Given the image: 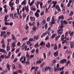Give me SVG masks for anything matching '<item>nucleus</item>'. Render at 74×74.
Returning <instances> with one entry per match:
<instances>
[{
  "mask_svg": "<svg viewBox=\"0 0 74 74\" xmlns=\"http://www.w3.org/2000/svg\"><path fill=\"white\" fill-rule=\"evenodd\" d=\"M63 27V26H61L59 27L58 28H60V29L57 31V33H58V35H61L63 33V29L62 28Z\"/></svg>",
  "mask_w": 74,
  "mask_h": 74,
  "instance_id": "nucleus-1",
  "label": "nucleus"
},
{
  "mask_svg": "<svg viewBox=\"0 0 74 74\" xmlns=\"http://www.w3.org/2000/svg\"><path fill=\"white\" fill-rule=\"evenodd\" d=\"M29 5H27V6H24L23 8L22 9V11L23 12L25 10L27 13L29 11Z\"/></svg>",
  "mask_w": 74,
  "mask_h": 74,
  "instance_id": "nucleus-2",
  "label": "nucleus"
},
{
  "mask_svg": "<svg viewBox=\"0 0 74 74\" xmlns=\"http://www.w3.org/2000/svg\"><path fill=\"white\" fill-rule=\"evenodd\" d=\"M56 21H57V19H55V16H53L52 18L51 22H50L51 25H52V24L55 25L56 24V22H55Z\"/></svg>",
  "mask_w": 74,
  "mask_h": 74,
  "instance_id": "nucleus-3",
  "label": "nucleus"
},
{
  "mask_svg": "<svg viewBox=\"0 0 74 74\" xmlns=\"http://www.w3.org/2000/svg\"><path fill=\"white\" fill-rule=\"evenodd\" d=\"M54 69L55 71H58V68L59 67V64H57V65L56 64L54 65Z\"/></svg>",
  "mask_w": 74,
  "mask_h": 74,
  "instance_id": "nucleus-4",
  "label": "nucleus"
},
{
  "mask_svg": "<svg viewBox=\"0 0 74 74\" xmlns=\"http://www.w3.org/2000/svg\"><path fill=\"white\" fill-rule=\"evenodd\" d=\"M55 7L56 9H57L58 12H60V7H59V5L57 4L56 5Z\"/></svg>",
  "mask_w": 74,
  "mask_h": 74,
  "instance_id": "nucleus-5",
  "label": "nucleus"
},
{
  "mask_svg": "<svg viewBox=\"0 0 74 74\" xmlns=\"http://www.w3.org/2000/svg\"><path fill=\"white\" fill-rule=\"evenodd\" d=\"M0 52L4 53L5 55L7 54V51L3 49H0Z\"/></svg>",
  "mask_w": 74,
  "mask_h": 74,
  "instance_id": "nucleus-6",
  "label": "nucleus"
},
{
  "mask_svg": "<svg viewBox=\"0 0 74 74\" xmlns=\"http://www.w3.org/2000/svg\"><path fill=\"white\" fill-rule=\"evenodd\" d=\"M57 1H53L52 3L53 4V6L51 7V8H53V7H55V5H56V4H57Z\"/></svg>",
  "mask_w": 74,
  "mask_h": 74,
  "instance_id": "nucleus-7",
  "label": "nucleus"
},
{
  "mask_svg": "<svg viewBox=\"0 0 74 74\" xmlns=\"http://www.w3.org/2000/svg\"><path fill=\"white\" fill-rule=\"evenodd\" d=\"M22 49H23V50L25 49V51H26L27 50V49H26L27 48V46L26 45H25V44H23L22 45Z\"/></svg>",
  "mask_w": 74,
  "mask_h": 74,
  "instance_id": "nucleus-8",
  "label": "nucleus"
},
{
  "mask_svg": "<svg viewBox=\"0 0 74 74\" xmlns=\"http://www.w3.org/2000/svg\"><path fill=\"white\" fill-rule=\"evenodd\" d=\"M7 69L9 70V71H10V69H11V66L9 64H7L6 65Z\"/></svg>",
  "mask_w": 74,
  "mask_h": 74,
  "instance_id": "nucleus-9",
  "label": "nucleus"
},
{
  "mask_svg": "<svg viewBox=\"0 0 74 74\" xmlns=\"http://www.w3.org/2000/svg\"><path fill=\"white\" fill-rule=\"evenodd\" d=\"M66 59H64L62 60H60V63H61V64H63V63H64L66 62Z\"/></svg>",
  "mask_w": 74,
  "mask_h": 74,
  "instance_id": "nucleus-10",
  "label": "nucleus"
},
{
  "mask_svg": "<svg viewBox=\"0 0 74 74\" xmlns=\"http://www.w3.org/2000/svg\"><path fill=\"white\" fill-rule=\"evenodd\" d=\"M69 34H70V36H73V35H74V32H71V31L69 30L68 32Z\"/></svg>",
  "mask_w": 74,
  "mask_h": 74,
  "instance_id": "nucleus-11",
  "label": "nucleus"
},
{
  "mask_svg": "<svg viewBox=\"0 0 74 74\" xmlns=\"http://www.w3.org/2000/svg\"><path fill=\"white\" fill-rule=\"evenodd\" d=\"M42 61H44V60H43V59H42V61H41V59H40V60L36 62V64H38V63H39V64H40V63H41V62H42Z\"/></svg>",
  "mask_w": 74,
  "mask_h": 74,
  "instance_id": "nucleus-12",
  "label": "nucleus"
},
{
  "mask_svg": "<svg viewBox=\"0 0 74 74\" xmlns=\"http://www.w3.org/2000/svg\"><path fill=\"white\" fill-rule=\"evenodd\" d=\"M40 8H44V6L43 5V3H42V2H40Z\"/></svg>",
  "mask_w": 74,
  "mask_h": 74,
  "instance_id": "nucleus-13",
  "label": "nucleus"
},
{
  "mask_svg": "<svg viewBox=\"0 0 74 74\" xmlns=\"http://www.w3.org/2000/svg\"><path fill=\"white\" fill-rule=\"evenodd\" d=\"M26 3H27V1L26 0H24V1L21 3V5H26Z\"/></svg>",
  "mask_w": 74,
  "mask_h": 74,
  "instance_id": "nucleus-14",
  "label": "nucleus"
},
{
  "mask_svg": "<svg viewBox=\"0 0 74 74\" xmlns=\"http://www.w3.org/2000/svg\"><path fill=\"white\" fill-rule=\"evenodd\" d=\"M64 18V17L63 15L60 16L58 17L59 19H63Z\"/></svg>",
  "mask_w": 74,
  "mask_h": 74,
  "instance_id": "nucleus-15",
  "label": "nucleus"
},
{
  "mask_svg": "<svg viewBox=\"0 0 74 74\" xmlns=\"http://www.w3.org/2000/svg\"><path fill=\"white\" fill-rule=\"evenodd\" d=\"M29 19H30L31 21H35L36 18L34 17H30Z\"/></svg>",
  "mask_w": 74,
  "mask_h": 74,
  "instance_id": "nucleus-16",
  "label": "nucleus"
},
{
  "mask_svg": "<svg viewBox=\"0 0 74 74\" xmlns=\"http://www.w3.org/2000/svg\"><path fill=\"white\" fill-rule=\"evenodd\" d=\"M16 47V45H15V43L13 42L11 45V47L14 48Z\"/></svg>",
  "mask_w": 74,
  "mask_h": 74,
  "instance_id": "nucleus-17",
  "label": "nucleus"
},
{
  "mask_svg": "<svg viewBox=\"0 0 74 74\" xmlns=\"http://www.w3.org/2000/svg\"><path fill=\"white\" fill-rule=\"evenodd\" d=\"M35 1L34 0H33L32 1L31 3H30L29 4V5L30 7H32L33 4L34 3Z\"/></svg>",
  "mask_w": 74,
  "mask_h": 74,
  "instance_id": "nucleus-18",
  "label": "nucleus"
},
{
  "mask_svg": "<svg viewBox=\"0 0 74 74\" xmlns=\"http://www.w3.org/2000/svg\"><path fill=\"white\" fill-rule=\"evenodd\" d=\"M31 10L33 11H36V10H37V9L36 8H34L33 6L31 7Z\"/></svg>",
  "mask_w": 74,
  "mask_h": 74,
  "instance_id": "nucleus-19",
  "label": "nucleus"
},
{
  "mask_svg": "<svg viewBox=\"0 0 74 74\" xmlns=\"http://www.w3.org/2000/svg\"><path fill=\"white\" fill-rule=\"evenodd\" d=\"M36 18H38L40 16V14L38 13H36L34 14Z\"/></svg>",
  "mask_w": 74,
  "mask_h": 74,
  "instance_id": "nucleus-20",
  "label": "nucleus"
},
{
  "mask_svg": "<svg viewBox=\"0 0 74 74\" xmlns=\"http://www.w3.org/2000/svg\"><path fill=\"white\" fill-rule=\"evenodd\" d=\"M59 53H58V51H56V52H55L54 53V56L56 57L57 56H58Z\"/></svg>",
  "mask_w": 74,
  "mask_h": 74,
  "instance_id": "nucleus-21",
  "label": "nucleus"
},
{
  "mask_svg": "<svg viewBox=\"0 0 74 74\" xmlns=\"http://www.w3.org/2000/svg\"><path fill=\"white\" fill-rule=\"evenodd\" d=\"M14 3L13 2H11V1L9 2V4L10 5V7H12L13 5H14Z\"/></svg>",
  "mask_w": 74,
  "mask_h": 74,
  "instance_id": "nucleus-22",
  "label": "nucleus"
},
{
  "mask_svg": "<svg viewBox=\"0 0 74 74\" xmlns=\"http://www.w3.org/2000/svg\"><path fill=\"white\" fill-rule=\"evenodd\" d=\"M39 37V36H38V35H36L34 37V40H38Z\"/></svg>",
  "mask_w": 74,
  "mask_h": 74,
  "instance_id": "nucleus-23",
  "label": "nucleus"
},
{
  "mask_svg": "<svg viewBox=\"0 0 74 74\" xmlns=\"http://www.w3.org/2000/svg\"><path fill=\"white\" fill-rule=\"evenodd\" d=\"M14 16L15 18L18 19V16L17 13H16L14 14Z\"/></svg>",
  "mask_w": 74,
  "mask_h": 74,
  "instance_id": "nucleus-24",
  "label": "nucleus"
},
{
  "mask_svg": "<svg viewBox=\"0 0 74 74\" xmlns=\"http://www.w3.org/2000/svg\"><path fill=\"white\" fill-rule=\"evenodd\" d=\"M66 53H69L70 55H71L72 53V51L70 50H69L66 51Z\"/></svg>",
  "mask_w": 74,
  "mask_h": 74,
  "instance_id": "nucleus-25",
  "label": "nucleus"
},
{
  "mask_svg": "<svg viewBox=\"0 0 74 74\" xmlns=\"http://www.w3.org/2000/svg\"><path fill=\"white\" fill-rule=\"evenodd\" d=\"M29 56H30V55L29 54H27L26 55V58H28V59H27V61H28V60H30V58H29Z\"/></svg>",
  "mask_w": 74,
  "mask_h": 74,
  "instance_id": "nucleus-26",
  "label": "nucleus"
},
{
  "mask_svg": "<svg viewBox=\"0 0 74 74\" xmlns=\"http://www.w3.org/2000/svg\"><path fill=\"white\" fill-rule=\"evenodd\" d=\"M46 47L47 48H49L50 47V43L48 42L47 44L46 45Z\"/></svg>",
  "mask_w": 74,
  "mask_h": 74,
  "instance_id": "nucleus-27",
  "label": "nucleus"
},
{
  "mask_svg": "<svg viewBox=\"0 0 74 74\" xmlns=\"http://www.w3.org/2000/svg\"><path fill=\"white\" fill-rule=\"evenodd\" d=\"M46 21H47L46 20H43L41 22L42 25H45L46 23Z\"/></svg>",
  "mask_w": 74,
  "mask_h": 74,
  "instance_id": "nucleus-28",
  "label": "nucleus"
},
{
  "mask_svg": "<svg viewBox=\"0 0 74 74\" xmlns=\"http://www.w3.org/2000/svg\"><path fill=\"white\" fill-rule=\"evenodd\" d=\"M6 32H5V31L3 32H1V36H4Z\"/></svg>",
  "mask_w": 74,
  "mask_h": 74,
  "instance_id": "nucleus-29",
  "label": "nucleus"
},
{
  "mask_svg": "<svg viewBox=\"0 0 74 74\" xmlns=\"http://www.w3.org/2000/svg\"><path fill=\"white\" fill-rule=\"evenodd\" d=\"M71 1H70V0H69V2L68 4L67 5V7H70V5H71Z\"/></svg>",
  "mask_w": 74,
  "mask_h": 74,
  "instance_id": "nucleus-30",
  "label": "nucleus"
},
{
  "mask_svg": "<svg viewBox=\"0 0 74 74\" xmlns=\"http://www.w3.org/2000/svg\"><path fill=\"white\" fill-rule=\"evenodd\" d=\"M47 34V32L41 35V37L42 38H43V37H45V36L46 35V34Z\"/></svg>",
  "mask_w": 74,
  "mask_h": 74,
  "instance_id": "nucleus-31",
  "label": "nucleus"
},
{
  "mask_svg": "<svg viewBox=\"0 0 74 74\" xmlns=\"http://www.w3.org/2000/svg\"><path fill=\"white\" fill-rule=\"evenodd\" d=\"M49 66H46L45 68V71H48L49 70Z\"/></svg>",
  "mask_w": 74,
  "mask_h": 74,
  "instance_id": "nucleus-32",
  "label": "nucleus"
},
{
  "mask_svg": "<svg viewBox=\"0 0 74 74\" xmlns=\"http://www.w3.org/2000/svg\"><path fill=\"white\" fill-rule=\"evenodd\" d=\"M12 40H16V38H15V37L14 34H12Z\"/></svg>",
  "mask_w": 74,
  "mask_h": 74,
  "instance_id": "nucleus-33",
  "label": "nucleus"
},
{
  "mask_svg": "<svg viewBox=\"0 0 74 74\" xmlns=\"http://www.w3.org/2000/svg\"><path fill=\"white\" fill-rule=\"evenodd\" d=\"M45 45V42H42L40 43L39 46H40V45Z\"/></svg>",
  "mask_w": 74,
  "mask_h": 74,
  "instance_id": "nucleus-34",
  "label": "nucleus"
},
{
  "mask_svg": "<svg viewBox=\"0 0 74 74\" xmlns=\"http://www.w3.org/2000/svg\"><path fill=\"white\" fill-rule=\"evenodd\" d=\"M8 18H9V16L8 15L7 16H5L4 18L5 21H7V19H8Z\"/></svg>",
  "mask_w": 74,
  "mask_h": 74,
  "instance_id": "nucleus-35",
  "label": "nucleus"
},
{
  "mask_svg": "<svg viewBox=\"0 0 74 74\" xmlns=\"http://www.w3.org/2000/svg\"><path fill=\"white\" fill-rule=\"evenodd\" d=\"M6 47H7V51H10V46H6Z\"/></svg>",
  "mask_w": 74,
  "mask_h": 74,
  "instance_id": "nucleus-36",
  "label": "nucleus"
},
{
  "mask_svg": "<svg viewBox=\"0 0 74 74\" xmlns=\"http://www.w3.org/2000/svg\"><path fill=\"white\" fill-rule=\"evenodd\" d=\"M37 29V28L35 26H33V28H32V30L33 31H36Z\"/></svg>",
  "mask_w": 74,
  "mask_h": 74,
  "instance_id": "nucleus-37",
  "label": "nucleus"
},
{
  "mask_svg": "<svg viewBox=\"0 0 74 74\" xmlns=\"http://www.w3.org/2000/svg\"><path fill=\"white\" fill-rule=\"evenodd\" d=\"M25 61H26V58H24L23 60V61H21L20 62H21V63L22 64H23V63H24V62Z\"/></svg>",
  "mask_w": 74,
  "mask_h": 74,
  "instance_id": "nucleus-38",
  "label": "nucleus"
},
{
  "mask_svg": "<svg viewBox=\"0 0 74 74\" xmlns=\"http://www.w3.org/2000/svg\"><path fill=\"white\" fill-rule=\"evenodd\" d=\"M39 47V45H38V43H37L36 44L34 45V47L35 48H38Z\"/></svg>",
  "mask_w": 74,
  "mask_h": 74,
  "instance_id": "nucleus-39",
  "label": "nucleus"
},
{
  "mask_svg": "<svg viewBox=\"0 0 74 74\" xmlns=\"http://www.w3.org/2000/svg\"><path fill=\"white\" fill-rule=\"evenodd\" d=\"M10 17H11V18H12V19H14V14H13L11 13L10 14Z\"/></svg>",
  "mask_w": 74,
  "mask_h": 74,
  "instance_id": "nucleus-40",
  "label": "nucleus"
},
{
  "mask_svg": "<svg viewBox=\"0 0 74 74\" xmlns=\"http://www.w3.org/2000/svg\"><path fill=\"white\" fill-rule=\"evenodd\" d=\"M43 56L44 58V59L43 60H45V59L46 58V57H47V56H46V54H45V53H43Z\"/></svg>",
  "mask_w": 74,
  "mask_h": 74,
  "instance_id": "nucleus-41",
  "label": "nucleus"
},
{
  "mask_svg": "<svg viewBox=\"0 0 74 74\" xmlns=\"http://www.w3.org/2000/svg\"><path fill=\"white\" fill-rule=\"evenodd\" d=\"M29 15H28L26 17V22L28 21H29Z\"/></svg>",
  "mask_w": 74,
  "mask_h": 74,
  "instance_id": "nucleus-42",
  "label": "nucleus"
},
{
  "mask_svg": "<svg viewBox=\"0 0 74 74\" xmlns=\"http://www.w3.org/2000/svg\"><path fill=\"white\" fill-rule=\"evenodd\" d=\"M4 38H3L2 40L1 41V44H4Z\"/></svg>",
  "mask_w": 74,
  "mask_h": 74,
  "instance_id": "nucleus-43",
  "label": "nucleus"
},
{
  "mask_svg": "<svg viewBox=\"0 0 74 74\" xmlns=\"http://www.w3.org/2000/svg\"><path fill=\"white\" fill-rule=\"evenodd\" d=\"M56 36V34H53L51 37V38L52 39L54 37H55Z\"/></svg>",
  "mask_w": 74,
  "mask_h": 74,
  "instance_id": "nucleus-44",
  "label": "nucleus"
},
{
  "mask_svg": "<svg viewBox=\"0 0 74 74\" xmlns=\"http://www.w3.org/2000/svg\"><path fill=\"white\" fill-rule=\"evenodd\" d=\"M59 37H60V35H58V36H56V41H58V39Z\"/></svg>",
  "mask_w": 74,
  "mask_h": 74,
  "instance_id": "nucleus-45",
  "label": "nucleus"
},
{
  "mask_svg": "<svg viewBox=\"0 0 74 74\" xmlns=\"http://www.w3.org/2000/svg\"><path fill=\"white\" fill-rule=\"evenodd\" d=\"M64 35H63L61 36L62 41H63V40H64Z\"/></svg>",
  "mask_w": 74,
  "mask_h": 74,
  "instance_id": "nucleus-46",
  "label": "nucleus"
},
{
  "mask_svg": "<svg viewBox=\"0 0 74 74\" xmlns=\"http://www.w3.org/2000/svg\"><path fill=\"white\" fill-rule=\"evenodd\" d=\"M25 65H29L30 64V62L29 61L25 62Z\"/></svg>",
  "mask_w": 74,
  "mask_h": 74,
  "instance_id": "nucleus-47",
  "label": "nucleus"
},
{
  "mask_svg": "<svg viewBox=\"0 0 74 74\" xmlns=\"http://www.w3.org/2000/svg\"><path fill=\"white\" fill-rule=\"evenodd\" d=\"M7 29V27H3L2 28V30H6Z\"/></svg>",
  "mask_w": 74,
  "mask_h": 74,
  "instance_id": "nucleus-48",
  "label": "nucleus"
},
{
  "mask_svg": "<svg viewBox=\"0 0 74 74\" xmlns=\"http://www.w3.org/2000/svg\"><path fill=\"white\" fill-rule=\"evenodd\" d=\"M73 14H74V12L71 11L70 13V14H69V15L70 16H73Z\"/></svg>",
  "mask_w": 74,
  "mask_h": 74,
  "instance_id": "nucleus-49",
  "label": "nucleus"
},
{
  "mask_svg": "<svg viewBox=\"0 0 74 74\" xmlns=\"http://www.w3.org/2000/svg\"><path fill=\"white\" fill-rule=\"evenodd\" d=\"M64 67L63 66L62 68H59V70H60V71H62V70H63V69H64Z\"/></svg>",
  "mask_w": 74,
  "mask_h": 74,
  "instance_id": "nucleus-50",
  "label": "nucleus"
},
{
  "mask_svg": "<svg viewBox=\"0 0 74 74\" xmlns=\"http://www.w3.org/2000/svg\"><path fill=\"white\" fill-rule=\"evenodd\" d=\"M58 49L61 48V47H62V45H61V44L60 43H59L58 45Z\"/></svg>",
  "mask_w": 74,
  "mask_h": 74,
  "instance_id": "nucleus-51",
  "label": "nucleus"
},
{
  "mask_svg": "<svg viewBox=\"0 0 74 74\" xmlns=\"http://www.w3.org/2000/svg\"><path fill=\"white\" fill-rule=\"evenodd\" d=\"M23 59H24V56H22L20 59V61H22Z\"/></svg>",
  "mask_w": 74,
  "mask_h": 74,
  "instance_id": "nucleus-52",
  "label": "nucleus"
},
{
  "mask_svg": "<svg viewBox=\"0 0 74 74\" xmlns=\"http://www.w3.org/2000/svg\"><path fill=\"white\" fill-rule=\"evenodd\" d=\"M23 18H25L26 16V14H25V13H24L23 15Z\"/></svg>",
  "mask_w": 74,
  "mask_h": 74,
  "instance_id": "nucleus-53",
  "label": "nucleus"
},
{
  "mask_svg": "<svg viewBox=\"0 0 74 74\" xmlns=\"http://www.w3.org/2000/svg\"><path fill=\"white\" fill-rule=\"evenodd\" d=\"M44 14V11H42L40 13V15L41 16L43 15Z\"/></svg>",
  "mask_w": 74,
  "mask_h": 74,
  "instance_id": "nucleus-54",
  "label": "nucleus"
},
{
  "mask_svg": "<svg viewBox=\"0 0 74 74\" xmlns=\"http://www.w3.org/2000/svg\"><path fill=\"white\" fill-rule=\"evenodd\" d=\"M40 12H41V11H40V10L37 9V10H36V13H40Z\"/></svg>",
  "mask_w": 74,
  "mask_h": 74,
  "instance_id": "nucleus-55",
  "label": "nucleus"
},
{
  "mask_svg": "<svg viewBox=\"0 0 74 74\" xmlns=\"http://www.w3.org/2000/svg\"><path fill=\"white\" fill-rule=\"evenodd\" d=\"M63 23L64 25H67V24L68 23V22H67V21H63Z\"/></svg>",
  "mask_w": 74,
  "mask_h": 74,
  "instance_id": "nucleus-56",
  "label": "nucleus"
},
{
  "mask_svg": "<svg viewBox=\"0 0 74 74\" xmlns=\"http://www.w3.org/2000/svg\"><path fill=\"white\" fill-rule=\"evenodd\" d=\"M2 47L3 48H4V49H5V47H6V46H5V44H4L2 45Z\"/></svg>",
  "mask_w": 74,
  "mask_h": 74,
  "instance_id": "nucleus-57",
  "label": "nucleus"
},
{
  "mask_svg": "<svg viewBox=\"0 0 74 74\" xmlns=\"http://www.w3.org/2000/svg\"><path fill=\"white\" fill-rule=\"evenodd\" d=\"M19 50H20L19 48H18L16 50L15 53H18V52L19 51Z\"/></svg>",
  "mask_w": 74,
  "mask_h": 74,
  "instance_id": "nucleus-58",
  "label": "nucleus"
},
{
  "mask_svg": "<svg viewBox=\"0 0 74 74\" xmlns=\"http://www.w3.org/2000/svg\"><path fill=\"white\" fill-rule=\"evenodd\" d=\"M44 64H45V63L43 62V63H42L40 65V67H43Z\"/></svg>",
  "mask_w": 74,
  "mask_h": 74,
  "instance_id": "nucleus-59",
  "label": "nucleus"
},
{
  "mask_svg": "<svg viewBox=\"0 0 74 74\" xmlns=\"http://www.w3.org/2000/svg\"><path fill=\"white\" fill-rule=\"evenodd\" d=\"M51 19V18L50 17H48L47 18V22H49L50 21V20Z\"/></svg>",
  "mask_w": 74,
  "mask_h": 74,
  "instance_id": "nucleus-60",
  "label": "nucleus"
},
{
  "mask_svg": "<svg viewBox=\"0 0 74 74\" xmlns=\"http://www.w3.org/2000/svg\"><path fill=\"white\" fill-rule=\"evenodd\" d=\"M19 0H16V3L18 4H19Z\"/></svg>",
  "mask_w": 74,
  "mask_h": 74,
  "instance_id": "nucleus-61",
  "label": "nucleus"
},
{
  "mask_svg": "<svg viewBox=\"0 0 74 74\" xmlns=\"http://www.w3.org/2000/svg\"><path fill=\"white\" fill-rule=\"evenodd\" d=\"M27 39V37H26L25 38H23L22 39V41H25V40H26Z\"/></svg>",
  "mask_w": 74,
  "mask_h": 74,
  "instance_id": "nucleus-62",
  "label": "nucleus"
},
{
  "mask_svg": "<svg viewBox=\"0 0 74 74\" xmlns=\"http://www.w3.org/2000/svg\"><path fill=\"white\" fill-rule=\"evenodd\" d=\"M18 73H20V74H21V73H22L23 72L21 70H19L18 71Z\"/></svg>",
  "mask_w": 74,
  "mask_h": 74,
  "instance_id": "nucleus-63",
  "label": "nucleus"
},
{
  "mask_svg": "<svg viewBox=\"0 0 74 74\" xmlns=\"http://www.w3.org/2000/svg\"><path fill=\"white\" fill-rule=\"evenodd\" d=\"M61 7L63 8V7H64V3H62L61 4Z\"/></svg>",
  "mask_w": 74,
  "mask_h": 74,
  "instance_id": "nucleus-64",
  "label": "nucleus"
}]
</instances>
